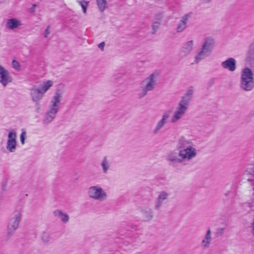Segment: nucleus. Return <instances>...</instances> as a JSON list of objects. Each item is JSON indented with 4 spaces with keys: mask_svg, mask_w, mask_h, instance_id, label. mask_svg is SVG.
I'll list each match as a JSON object with an SVG mask.
<instances>
[{
    "mask_svg": "<svg viewBox=\"0 0 254 254\" xmlns=\"http://www.w3.org/2000/svg\"><path fill=\"white\" fill-rule=\"evenodd\" d=\"M177 148L179 149L178 151L172 150L166 156V160L173 166L178 164L188 165L197 155V150L192 140L185 137L178 139Z\"/></svg>",
    "mask_w": 254,
    "mask_h": 254,
    "instance_id": "nucleus-1",
    "label": "nucleus"
},
{
    "mask_svg": "<svg viewBox=\"0 0 254 254\" xmlns=\"http://www.w3.org/2000/svg\"><path fill=\"white\" fill-rule=\"evenodd\" d=\"M63 95V93L59 90H57L55 92L51 101V105L49 107V109L45 114L43 120L44 124H48L56 118L60 108Z\"/></svg>",
    "mask_w": 254,
    "mask_h": 254,
    "instance_id": "nucleus-2",
    "label": "nucleus"
},
{
    "mask_svg": "<svg viewBox=\"0 0 254 254\" xmlns=\"http://www.w3.org/2000/svg\"><path fill=\"white\" fill-rule=\"evenodd\" d=\"M63 95V93L59 90H57L55 92L51 101V105L49 107V109L45 114L43 120L44 124H48L56 118L60 108Z\"/></svg>",
    "mask_w": 254,
    "mask_h": 254,
    "instance_id": "nucleus-3",
    "label": "nucleus"
},
{
    "mask_svg": "<svg viewBox=\"0 0 254 254\" xmlns=\"http://www.w3.org/2000/svg\"><path fill=\"white\" fill-rule=\"evenodd\" d=\"M158 76L159 72L154 71L141 81L137 94L139 98H143L149 92L154 89L157 84Z\"/></svg>",
    "mask_w": 254,
    "mask_h": 254,
    "instance_id": "nucleus-4",
    "label": "nucleus"
},
{
    "mask_svg": "<svg viewBox=\"0 0 254 254\" xmlns=\"http://www.w3.org/2000/svg\"><path fill=\"white\" fill-rule=\"evenodd\" d=\"M240 88L245 91H251L254 88V76L251 68H243L241 71Z\"/></svg>",
    "mask_w": 254,
    "mask_h": 254,
    "instance_id": "nucleus-5",
    "label": "nucleus"
},
{
    "mask_svg": "<svg viewBox=\"0 0 254 254\" xmlns=\"http://www.w3.org/2000/svg\"><path fill=\"white\" fill-rule=\"evenodd\" d=\"M214 44L215 41L212 38H205L201 48L194 58L195 63H198L201 60L209 57L212 52Z\"/></svg>",
    "mask_w": 254,
    "mask_h": 254,
    "instance_id": "nucleus-6",
    "label": "nucleus"
},
{
    "mask_svg": "<svg viewBox=\"0 0 254 254\" xmlns=\"http://www.w3.org/2000/svg\"><path fill=\"white\" fill-rule=\"evenodd\" d=\"M87 194L90 198L99 201L105 200L108 197L106 191L98 186L89 187L87 190Z\"/></svg>",
    "mask_w": 254,
    "mask_h": 254,
    "instance_id": "nucleus-7",
    "label": "nucleus"
},
{
    "mask_svg": "<svg viewBox=\"0 0 254 254\" xmlns=\"http://www.w3.org/2000/svg\"><path fill=\"white\" fill-rule=\"evenodd\" d=\"M22 214L19 212L13 214L9 219L7 226V236L10 238L19 227L21 220Z\"/></svg>",
    "mask_w": 254,
    "mask_h": 254,
    "instance_id": "nucleus-8",
    "label": "nucleus"
},
{
    "mask_svg": "<svg viewBox=\"0 0 254 254\" xmlns=\"http://www.w3.org/2000/svg\"><path fill=\"white\" fill-rule=\"evenodd\" d=\"M188 108V106L179 102L171 117L170 122L176 124L181 120L185 116Z\"/></svg>",
    "mask_w": 254,
    "mask_h": 254,
    "instance_id": "nucleus-9",
    "label": "nucleus"
},
{
    "mask_svg": "<svg viewBox=\"0 0 254 254\" xmlns=\"http://www.w3.org/2000/svg\"><path fill=\"white\" fill-rule=\"evenodd\" d=\"M170 118V113L169 111H165L161 115V119L156 123L154 126L152 132L156 134L162 129L168 123V120Z\"/></svg>",
    "mask_w": 254,
    "mask_h": 254,
    "instance_id": "nucleus-10",
    "label": "nucleus"
},
{
    "mask_svg": "<svg viewBox=\"0 0 254 254\" xmlns=\"http://www.w3.org/2000/svg\"><path fill=\"white\" fill-rule=\"evenodd\" d=\"M16 133L14 129L11 130L8 134L6 149L10 152H14L16 149Z\"/></svg>",
    "mask_w": 254,
    "mask_h": 254,
    "instance_id": "nucleus-11",
    "label": "nucleus"
},
{
    "mask_svg": "<svg viewBox=\"0 0 254 254\" xmlns=\"http://www.w3.org/2000/svg\"><path fill=\"white\" fill-rule=\"evenodd\" d=\"M194 42L193 40L188 41L183 44L179 53L181 58H185L188 57L193 50Z\"/></svg>",
    "mask_w": 254,
    "mask_h": 254,
    "instance_id": "nucleus-12",
    "label": "nucleus"
},
{
    "mask_svg": "<svg viewBox=\"0 0 254 254\" xmlns=\"http://www.w3.org/2000/svg\"><path fill=\"white\" fill-rule=\"evenodd\" d=\"M212 231L210 228L207 229L204 235L202 237L200 246L202 250L208 249L212 243Z\"/></svg>",
    "mask_w": 254,
    "mask_h": 254,
    "instance_id": "nucleus-13",
    "label": "nucleus"
},
{
    "mask_svg": "<svg viewBox=\"0 0 254 254\" xmlns=\"http://www.w3.org/2000/svg\"><path fill=\"white\" fill-rule=\"evenodd\" d=\"M12 78L9 71L2 65H0V83L6 86L12 82Z\"/></svg>",
    "mask_w": 254,
    "mask_h": 254,
    "instance_id": "nucleus-14",
    "label": "nucleus"
},
{
    "mask_svg": "<svg viewBox=\"0 0 254 254\" xmlns=\"http://www.w3.org/2000/svg\"><path fill=\"white\" fill-rule=\"evenodd\" d=\"M221 65L224 69L234 72L237 68V61L233 58H228L221 63Z\"/></svg>",
    "mask_w": 254,
    "mask_h": 254,
    "instance_id": "nucleus-15",
    "label": "nucleus"
},
{
    "mask_svg": "<svg viewBox=\"0 0 254 254\" xmlns=\"http://www.w3.org/2000/svg\"><path fill=\"white\" fill-rule=\"evenodd\" d=\"M169 194L165 191H162L159 192V194L155 202L154 209L158 210L162 206L163 202L168 199Z\"/></svg>",
    "mask_w": 254,
    "mask_h": 254,
    "instance_id": "nucleus-16",
    "label": "nucleus"
},
{
    "mask_svg": "<svg viewBox=\"0 0 254 254\" xmlns=\"http://www.w3.org/2000/svg\"><path fill=\"white\" fill-rule=\"evenodd\" d=\"M30 91L31 99L34 102H38L44 96V94L40 89L35 86L30 89Z\"/></svg>",
    "mask_w": 254,
    "mask_h": 254,
    "instance_id": "nucleus-17",
    "label": "nucleus"
},
{
    "mask_svg": "<svg viewBox=\"0 0 254 254\" xmlns=\"http://www.w3.org/2000/svg\"><path fill=\"white\" fill-rule=\"evenodd\" d=\"M245 60L252 67H254V41L250 45Z\"/></svg>",
    "mask_w": 254,
    "mask_h": 254,
    "instance_id": "nucleus-18",
    "label": "nucleus"
},
{
    "mask_svg": "<svg viewBox=\"0 0 254 254\" xmlns=\"http://www.w3.org/2000/svg\"><path fill=\"white\" fill-rule=\"evenodd\" d=\"M141 217L144 222H148L152 219L154 217L153 210L151 208H144L140 210Z\"/></svg>",
    "mask_w": 254,
    "mask_h": 254,
    "instance_id": "nucleus-19",
    "label": "nucleus"
},
{
    "mask_svg": "<svg viewBox=\"0 0 254 254\" xmlns=\"http://www.w3.org/2000/svg\"><path fill=\"white\" fill-rule=\"evenodd\" d=\"M193 92L194 89L193 87H189L179 102L189 106L190 102L192 97Z\"/></svg>",
    "mask_w": 254,
    "mask_h": 254,
    "instance_id": "nucleus-20",
    "label": "nucleus"
},
{
    "mask_svg": "<svg viewBox=\"0 0 254 254\" xmlns=\"http://www.w3.org/2000/svg\"><path fill=\"white\" fill-rule=\"evenodd\" d=\"M54 216L58 218L61 222L66 224L68 222L69 220V215L65 213H64L62 210L59 209L55 210L53 211Z\"/></svg>",
    "mask_w": 254,
    "mask_h": 254,
    "instance_id": "nucleus-21",
    "label": "nucleus"
},
{
    "mask_svg": "<svg viewBox=\"0 0 254 254\" xmlns=\"http://www.w3.org/2000/svg\"><path fill=\"white\" fill-rule=\"evenodd\" d=\"M22 25L21 22L15 18L8 19L6 22V27L8 29L13 30Z\"/></svg>",
    "mask_w": 254,
    "mask_h": 254,
    "instance_id": "nucleus-22",
    "label": "nucleus"
},
{
    "mask_svg": "<svg viewBox=\"0 0 254 254\" xmlns=\"http://www.w3.org/2000/svg\"><path fill=\"white\" fill-rule=\"evenodd\" d=\"M100 165L102 168V172L104 174L107 173L111 166V162L107 156H106L103 158Z\"/></svg>",
    "mask_w": 254,
    "mask_h": 254,
    "instance_id": "nucleus-23",
    "label": "nucleus"
},
{
    "mask_svg": "<svg viewBox=\"0 0 254 254\" xmlns=\"http://www.w3.org/2000/svg\"><path fill=\"white\" fill-rule=\"evenodd\" d=\"M53 82L52 80H47L43 82L40 86V90L44 95L45 93L53 85Z\"/></svg>",
    "mask_w": 254,
    "mask_h": 254,
    "instance_id": "nucleus-24",
    "label": "nucleus"
},
{
    "mask_svg": "<svg viewBox=\"0 0 254 254\" xmlns=\"http://www.w3.org/2000/svg\"><path fill=\"white\" fill-rule=\"evenodd\" d=\"M96 2L100 12H103L107 7L106 0H96Z\"/></svg>",
    "mask_w": 254,
    "mask_h": 254,
    "instance_id": "nucleus-25",
    "label": "nucleus"
},
{
    "mask_svg": "<svg viewBox=\"0 0 254 254\" xmlns=\"http://www.w3.org/2000/svg\"><path fill=\"white\" fill-rule=\"evenodd\" d=\"M192 15V13L191 12L186 13L181 17L180 21L187 26V24L191 17Z\"/></svg>",
    "mask_w": 254,
    "mask_h": 254,
    "instance_id": "nucleus-26",
    "label": "nucleus"
},
{
    "mask_svg": "<svg viewBox=\"0 0 254 254\" xmlns=\"http://www.w3.org/2000/svg\"><path fill=\"white\" fill-rule=\"evenodd\" d=\"M41 239L42 242L44 243H48L51 240V238L49 233L46 232H44L42 233L41 235Z\"/></svg>",
    "mask_w": 254,
    "mask_h": 254,
    "instance_id": "nucleus-27",
    "label": "nucleus"
},
{
    "mask_svg": "<svg viewBox=\"0 0 254 254\" xmlns=\"http://www.w3.org/2000/svg\"><path fill=\"white\" fill-rule=\"evenodd\" d=\"M77 2L82 7L84 13L86 14L87 12V7L88 4V2L85 1L84 0H77Z\"/></svg>",
    "mask_w": 254,
    "mask_h": 254,
    "instance_id": "nucleus-28",
    "label": "nucleus"
},
{
    "mask_svg": "<svg viewBox=\"0 0 254 254\" xmlns=\"http://www.w3.org/2000/svg\"><path fill=\"white\" fill-rule=\"evenodd\" d=\"M187 27V26L186 25L180 21L177 25V32L178 33L182 32L186 29Z\"/></svg>",
    "mask_w": 254,
    "mask_h": 254,
    "instance_id": "nucleus-29",
    "label": "nucleus"
},
{
    "mask_svg": "<svg viewBox=\"0 0 254 254\" xmlns=\"http://www.w3.org/2000/svg\"><path fill=\"white\" fill-rule=\"evenodd\" d=\"M12 65L13 68L17 71H19L21 69V67L19 63L16 61L13 60L12 62Z\"/></svg>",
    "mask_w": 254,
    "mask_h": 254,
    "instance_id": "nucleus-30",
    "label": "nucleus"
},
{
    "mask_svg": "<svg viewBox=\"0 0 254 254\" xmlns=\"http://www.w3.org/2000/svg\"><path fill=\"white\" fill-rule=\"evenodd\" d=\"M26 132L25 130H22V133H21L20 138V141L22 144H24L25 143V139L26 137Z\"/></svg>",
    "mask_w": 254,
    "mask_h": 254,
    "instance_id": "nucleus-31",
    "label": "nucleus"
},
{
    "mask_svg": "<svg viewBox=\"0 0 254 254\" xmlns=\"http://www.w3.org/2000/svg\"><path fill=\"white\" fill-rule=\"evenodd\" d=\"M51 33L50 26H48L44 32V36L45 38H47Z\"/></svg>",
    "mask_w": 254,
    "mask_h": 254,
    "instance_id": "nucleus-32",
    "label": "nucleus"
},
{
    "mask_svg": "<svg viewBox=\"0 0 254 254\" xmlns=\"http://www.w3.org/2000/svg\"><path fill=\"white\" fill-rule=\"evenodd\" d=\"M159 24L158 23H154L152 25V29L153 30V33H155L157 29L159 28Z\"/></svg>",
    "mask_w": 254,
    "mask_h": 254,
    "instance_id": "nucleus-33",
    "label": "nucleus"
},
{
    "mask_svg": "<svg viewBox=\"0 0 254 254\" xmlns=\"http://www.w3.org/2000/svg\"><path fill=\"white\" fill-rule=\"evenodd\" d=\"M250 228H251V234H252V236H253V237L254 238V217L253 220L251 223Z\"/></svg>",
    "mask_w": 254,
    "mask_h": 254,
    "instance_id": "nucleus-34",
    "label": "nucleus"
},
{
    "mask_svg": "<svg viewBox=\"0 0 254 254\" xmlns=\"http://www.w3.org/2000/svg\"><path fill=\"white\" fill-rule=\"evenodd\" d=\"M105 45V42H103L98 45V47H99V48L101 49L102 51H103Z\"/></svg>",
    "mask_w": 254,
    "mask_h": 254,
    "instance_id": "nucleus-35",
    "label": "nucleus"
},
{
    "mask_svg": "<svg viewBox=\"0 0 254 254\" xmlns=\"http://www.w3.org/2000/svg\"><path fill=\"white\" fill-rule=\"evenodd\" d=\"M37 107L36 109V112H39L41 110V108H40V105L39 104H37Z\"/></svg>",
    "mask_w": 254,
    "mask_h": 254,
    "instance_id": "nucleus-36",
    "label": "nucleus"
},
{
    "mask_svg": "<svg viewBox=\"0 0 254 254\" xmlns=\"http://www.w3.org/2000/svg\"><path fill=\"white\" fill-rule=\"evenodd\" d=\"M36 7V4H33L32 5V9H34L35 7Z\"/></svg>",
    "mask_w": 254,
    "mask_h": 254,
    "instance_id": "nucleus-37",
    "label": "nucleus"
},
{
    "mask_svg": "<svg viewBox=\"0 0 254 254\" xmlns=\"http://www.w3.org/2000/svg\"><path fill=\"white\" fill-rule=\"evenodd\" d=\"M253 190H254V181H253Z\"/></svg>",
    "mask_w": 254,
    "mask_h": 254,
    "instance_id": "nucleus-38",
    "label": "nucleus"
},
{
    "mask_svg": "<svg viewBox=\"0 0 254 254\" xmlns=\"http://www.w3.org/2000/svg\"><path fill=\"white\" fill-rule=\"evenodd\" d=\"M160 16H161V17L163 16L162 14H160Z\"/></svg>",
    "mask_w": 254,
    "mask_h": 254,
    "instance_id": "nucleus-39",
    "label": "nucleus"
}]
</instances>
